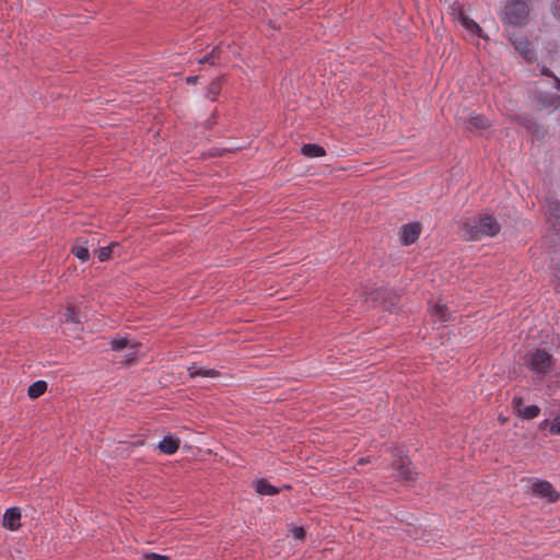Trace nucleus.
<instances>
[{
  "label": "nucleus",
  "instance_id": "1",
  "mask_svg": "<svg viewBox=\"0 0 560 560\" xmlns=\"http://www.w3.org/2000/svg\"><path fill=\"white\" fill-rule=\"evenodd\" d=\"M466 238L469 241L480 240L483 236H495L500 232V224L497 219L489 214H480L467 219L463 223Z\"/></svg>",
  "mask_w": 560,
  "mask_h": 560
},
{
  "label": "nucleus",
  "instance_id": "2",
  "mask_svg": "<svg viewBox=\"0 0 560 560\" xmlns=\"http://www.w3.org/2000/svg\"><path fill=\"white\" fill-rule=\"evenodd\" d=\"M530 11L529 4L524 0H508L502 11L504 24L518 26L525 23Z\"/></svg>",
  "mask_w": 560,
  "mask_h": 560
},
{
  "label": "nucleus",
  "instance_id": "3",
  "mask_svg": "<svg viewBox=\"0 0 560 560\" xmlns=\"http://www.w3.org/2000/svg\"><path fill=\"white\" fill-rule=\"evenodd\" d=\"M527 362L529 369L538 375L539 378L545 377L552 368L555 360L546 350L537 349L528 353Z\"/></svg>",
  "mask_w": 560,
  "mask_h": 560
},
{
  "label": "nucleus",
  "instance_id": "4",
  "mask_svg": "<svg viewBox=\"0 0 560 560\" xmlns=\"http://www.w3.org/2000/svg\"><path fill=\"white\" fill-rule=\"evenodd\" d=\"M515 50L522 56L526 62H534L537 59L536 50L533 43L521 32H512L508 35Z\"/></svg>",
  "mask_w": 560,
  "mask_h": 560
},
{
  "label": "nucleus",
  "instance_id": "5",
  "mask_svg": "<svg viewBox=\"0 0 560 560\" xmlns=\"http://www.w3.org/2000/svg\"><path fill=\"white\" fill-rule=\"evenodd\" d=\"M457 120L469 131L485 130L491 126L487 117L472 113L468 118L458 117Z\"/></svg>",
  "mask_w": 560,
  "mask_h": 560
},
{
  "label": "nucleus",
  "instance_id": "6",
  "mask_svg": "<svg viewBox=\"0 0 560 560\" xmlns=\"http://www.w3.org/2000/svg\"><path fill=\"white\" fill-rule=\"evenodd\" d=\"M393 468L397 471V476L405 482H411L416 479L413 466L408 457H399L394 460Z\"/></svg>",
  "mask_w": 560,
  "mask_h": 560
},
{
  "label": "nucleus",
  "instance_id": "7",
  "mask_svg": "<svg viewBox=\"0 0 560 560\" xmlns=\"http://www.w3.org/2000/svg\"><path fill=\"white\" fill-rule=\"evenodd\" d=\"M512 406L516 415L523 419L530 420L538 417L540 408L536 405L524 406L522 397H514Z\"/></svg>",
  "mask_w": 560,
  "mask_h": 560
},
{
  "label": "nucleus",
  "instance_id": "8",
  "mask_svg": "<svg viewBox=\"0 0 560 560\" xmlns=\"http://www.w3.org/2000/svg\"><path fill=\"white\" fill-rule=\"evenodd\" d=\"M532 491L535 495L545 498L549 502H556L559 499V493L553 489L552 485L545 480L534 482Z\"/></svg>",
  "mask_w": 560,
  "mask_h": 560
},
{
  "label": "nucleus",
  "instance_id": "9",
  "mask_svg": "<svg viewBox=\"0 0 560 560\" xmlns=\"http://www.w3.org/2000/svg\"><path fill=\"white\" fill-rule=\"evenodd\" d=\"M421 232L420 224L418 222L405 224L401 226V242L404 245H410L415 243Z\"/></svg>",
  "mask_w": 560,
  "mask_h": 560
},
{
  "label": "nucleus",
  "instance_id": "10",
  "mask_svg": "<svg viewBox=\"0 0 560 560\" xmlns=\"http://www.w3.org/2000/svg\"><path fill=\"white\" fill-rule=\"evenodd\" d=\"M21 511L19 508H10L4 512L2 525L3 527L15 530L20 527Z\"/></svg>",
  "mask_w": 560,
  "mask_h": 560
},
{
  "label": "nucleus",
  "instance_id": "11",
  "mask_svg": "<svg viewBox=\"0 0 560 560\" xmlns=\"http://www.w3.org/2000/svg\"><path fill=\"white\" fill-rule=\"evenodd\" d=\"M547 215L556 230H560V201L556 199L547 200Z\"/></svg>",
  "mask_w": 560,
  "mask_h": 560
},
{
  "label": "nucleus",
  "instance_id": "12",
  "mask_svg": "<svg viewBox=\"0 0 560 560\" xmlns=\"http://www.w3.org/2000/svg\"><path fill=\"white\" fill-rule=\"evenodd\" d=\"M536 100L542 108H557L560 105V96L549 92H539Z\"/></svg>",
  "mask_w": 560,
  "mask_h": 560
},
{
  "label": "nucleus",
  "instance_id": "13",
  "mask_svg": "<svg viewBox=\"0 0 560 560\" xmlns=\"http://www.w3.org/2000/svg\"><path fill=\"white\" fill-rule=\"evenodd\" d=\"M71 253L82 262L88 261L90 259L88 241L84 238H78L71 248Z\"/></svg>",
  "mask_w": 560,
  "mask_h": 560
},
{
  "label": "nucleus",
  "instance_id": "14",
  "mask_svg": "<svg viewBox=\"0 0 560 560\" xmlns=\"http://www.w3.org/2000/svg\"><path fill=\"white\" fill-rule=\"evenodd\" d=\"M255 490L261 495H275L280 492V489L270 485L266 479H259L255 482Z\"/></svg>",
  "mask_w": 560,
  "mask_h": 560
},
{
  "label": "nucleus",
  "instance_id": "15",
  "mask_svg": "<svg viewBox=\"0 0 560 560\" xmlns=\"http://www.w3.org/2000/svg\"><path fill=\"white\" fill-rule=\"evenodd\" d=\"M47 390V383L43 380H38L30 385L27 395L32 399H36L45 394Z\"/></svg>",
  "mask_w": 560,
  "mask_h": 560
},
{
  "label": "nucleus",
  "instance_id": "16",
  "mask_svg": "<svg viewBox=\"0 0 560 560\" xmlns=\"http://www.w3.org/2000/svg\"><path fill=\"white\" fill-rule=\"evenodd\" d=\"M301 153L307 158H319L325 155V149L315 143H307L301 148Z\"/></svg>",
  "mask_w": 560,
  "mask_h": 560
},
{
  "label": "nucleus",
  "instance_id": "17",
  "mask_svg": "<svg viewBox=\"0 0 560 560\" xmlns=\"http://www.w3.org/2000/svg\"><path fill=\"white\" fill-rule=\"evenodd\" d=\"M222 89V78H215L210 84L207 86L206 97L211 101H215L217 96L220 94Z\"/></svg>",
  "mask_w": 560,
  "mask_h": 560
},
{
  "label": "nucleus",
  "instance_id": "18",
  "mask_svg": "<svg viewBox=\"0 0 560 560\" xmlns=\"http://www.w3.org/2000/svg\"><path fill=\"white\" fill-rule=\"evenodd\" d=\"M188 373H189L190 377H195V376L215 377L219 375V372L217 370L196 368V366L188 368Z\"/></svg>",
  "mask_w": 560,
  "mask_h": 560
},
{
  "label": "nucleus",
  "instance_id": "19",
  "mask_svg": "<svg viewBox=\"0 0 560 560\" xmlns=\"http://www.w3.org/2000/svg\"><path fill=\"white\" fill-rule=\"evenodd\" d=\"M159 448L165 454L175 453V438L173 435H166L163 441L160 442Z\"/></svg>",
  "mask_w": 560,
  "mask_h": 560
},
{
  "label": "nucleus",
  "instance_id": "20",
  "mask_svg": "<svg viewBox=\"0 0 560 560\" xmlns=\"http://www.w3.org/2000/svg\"><path fill=\"white\" fill-rule=\"evenodd\" d=\"M117 246H118L117 243H112V244H109L107 246L98 248L95 252L98 260L103 262V261H106L107 259H109L114 248L117 247Z\"/></svg>",
  "mask_w": 560,
  "mask_h": 560
},
{
  "label": "nucleus",
  "instance_id": "21",
  "mask_svg": "<svg viewBox=\"0 0 560 560\" xmlns=\"http://www.w3.org/2000/svg\"><path fill=\"white\" fill-rule=\"evenodd\" d=\"M468 32L476 34L480 37H483L481 27L469 16L463 18V24H462Z\"/></svg>",
  "mask_w": 560,
  "mask_h": 560
},
{
  "label": "nucleus",
  "instance_id": "22",
  "mask_svg": "<svg viewBox=\"0 0 560 560\" xmlns=\"http://www.w3.org/2000/svg\"><path fill=\"white\" fill-rule=\"evenodd\" d=\"M65 323L80 324V317L75 312L74 307L69 305L61 318Z\"/></svg>",
  "mask_w": 560,
  "mask_h": 560
},
{
  "label": "nucleus",
  "instance_id": "23",
  "mask_svg": "<svg viewBox=\"0 0 560 560\" xmlns=\"http://www.w3.org/2000/svg\"><path fill=\"white\" fill-rule=\"evenodd\" d=\"M433 315H435L441 322H447L451 318L447 307L443 304L434 305Z\"/></svg>",
  "mask_w": 560,
  "mask_h": 560
},
{
  "label": "nucleus",
  "instance_id": "24",
  "mask_svg": "<svg viewBox=\"0 0 560 560\" xmlns=\"http://www.w3.org/2000/svg\"><path fill=\"white\" fill-rule=\"evenodd\" d=\"M110 347L114 351H120L129 347V340L125 337H114L110 340Z\"/></svg>",
  "mask_w": 560,
  "mask_h": 560
},
{
  "label": "nucleus",
  "instance_id": "25",
  "mask_svg": "<svg viewBox=\"0 0 560 560\" xmlns=\"http://www.w3.org/2000/svg\"><path fill=\"white\" fill-rule=\"evenodd\" d=\"M291 533H292V536L295 538V539H299V540H304L305 539V536H306V533H305V529L303 527H293L291 529Z\"/></svg>",
  "mask_w": 560,
  "mask_h": 560
},
{
  "label": "nucleus",
  "instance_id": "26",
  "mask_svg": "<svg viewBox=\"0 0 560 560\" xmlns=\"http://www.w3.org/2000/svg\"><path fill=\"white\" fill-rule=\"evenodd\" d=\"M552 283L555 290L560 293V268L555 269L552 273Z\"/></svg>",
  "mask_w": 560,
  "mask_h": 560
},
{
  "label": "nucleus",
  "instance_id": "27",
  "mask_svg": "<svg viewBox=\"0 0 560 560\" xmlns=\"http://www.w3.org/2000/svg\"><path fill=\"white\" fill-rule=\"evenodd\" d=\"M550 433L560 434V417H557L551 421Z\"/></svg>",
  "mask_w": 560,
  "mask_h": 560
},
{
  "label": "nucleus",
  "instance_id": "28",
  "mask_svg": "<svg viewBox=\"0 0 560 560\" xmlns=\"http://www.w3.org/2000/svg\"><path fill=\"white\" fill-rule=\"evenodd\" d=\"M145 559L147 560H167L168 557L151 552V553L145 555Z\"/></svg>",
  "mask_w": 560,
  "mask_h": 560
},
{
  "label": "nucleus",
  "instance_id": "29",
  "mask_svg": "<svg viewBox=\"0 0 560 560\" xmlns=\"http://www.w3.org/2000/svg\"><path fill=\"white\" fill-rule=\"evenodd\" d=\"M200 63H210V65H215L214 60H213V54H208L206 55L202 59L199 60Z\"/></svg>",
  "mask_w": 560,
  "mask_h": 560
},
{
  "label": "nucleus",
  "instance_id": "30",
  "mask_svg": "<svg viewBox=\"0 0 560 560\" xmlns=\"http://www.w3.org/2000/svg\"><path fill=\"white\" fill-rule=\"evenodd\" d=\"M553 14L560 20V0H556L553 3Z\"/></svg>",
  "mask_w": 560,
  "mask_h": 560
},
{
  "label": "nucleus",
  "instance_id": "31",
  "mask_svg": "<svg viewBox=\"0 0 560 560\" xmlns=\"http://www.w3.org/2000/svg\"><path fill=\"white\" fill-rule=\"evenodd\" d=\"M221 49L219 46H215L210 54H213V60L217 62V60L220 58Z\"/></svg>",
  "mask_w": 560,
  "mask_h": 560
},
{
  "label": "nucleus",
  "instance_id": "32",
  "mask_svg": "<svg viewBox=\"0 0 560 560\" xmlns=\"http://www.w3.org/2000/svg\"><path fill=\"white\" fill-rule=\"evenodd\" d=\"M540 72L542 75H546V77H550V78L555 77L553 72L550 69H548L547 67H542Z\"/></svg>",
  "mask_w": 560,
  "mask_h": 560
},
{
  "label": "nucleus",
  "instance_id": "33",
  "mask_svg": "<svg viewBox=\"0 0 560 560\" xmlns=\"http://www.w3.org/2000/svg\"><path fill=\"white\" fill-rule=\"evenodd\" d=\"M457 20L463 24V18H468L462 9H459L456 13Z\"/></svg>",
  "mask_w": 560,
  "mask_h": 560
},
{
  "label": "nucleus",
  "instance_id": "34",
  "mask_svg": "<svg viewBox=\"0 0 560 560\" xmlns=\"http://www.w3.org/2000/svg\"><path fill=\"white\" fill-rule=\"evenodd\" d=\"M199 77L198 75H191V77H187L186 78V82L188 84H195L197 81H198Z\"/></svg>",
  "mask_w": 560,
  "mask_h": 560
},
{
  "label": "nucleus",
  "instance_id": "35",
  "mask_svg": "<svg viewBox=\"0 0 560 560\" xmlns=\"http://www.w3.org/2000/svg\"><path fill=\"white\" fill-rule=\"evenodd\" d=\"M553 81H555V85H553V86H555L557 90H559V91H560V79H559L558 77H556V75H555V77H553Z\"/></svg>",
  "mask_w": 560,
  "mask_h": 560
},
{
  "label": "nucleus",
  "instance_id": "36",
  "mask_svg": "<svg viewBox=\"0 0 560 560\" xmlns=\"http://www.w3.org/2000/svg\"><path fill=\"white\" fill-rule=\"evenodd\" d=\"M136 347H137V345H136V343H133L130 348H131V349H135ZM136 353H137V351H136V350H133L130 354H132V355H133V354H136Z\"/></svg>",
  "mask_w": 560,
  "mask_h": 560
},
{
  "label": "nucleus",
  "instance_id": "37",
  "mask_svg": "<svg viewBox=\"0 0 560 560\" xmlns=\"http://www.w3.org/2000/svg\"><path fill=\"white\" fill-rule=\"evenodd\" d=\"M547 424H548V420H544V421L541 422V424H540V428H545V425H547Z\"/></svg>",
  "mask_w": 560,
  "mask_h": 560
},
{
  "label": "nucleus",
  "instance_id": "38",
  "mask_svg": "<svg viewBox=\"0 0 560 560\" xmlns=\"http://www.w3.org/2000/svg\"><path fill=\"white\" fill-rule=\"evenodd\" d=\"M365 462H366V459L361 458L359 463H360V464H363V463H365Z\"/></svg>",
  "mask_w": 560,
  "mask_h": 560
},
{
  "label": "nucleus",
  "instance_id": "39",
  "mask_svg": "<svg viewBox=\"0 0 560 560\" xmlns=\"http://www.w3.org/2000/svg\"><path fill=\"white\" fill-rule=\"evenodd\" d=\"M176 447H177V450L179 448V439H177Z\"/></svg>",
  "mask_w": 560,
  "mask_h": 560
},
{
  "label": "nucleus",
  "instance_id": "40",
  "mask_svg": "<svg viewBox=\"0 0 560 560\" xmlns=\"http://www.w3.org/2000/svg\"><path fill=\"white\" fill-rule=\"evenodd\" d=\"M283 488L284 489H290L291 487L289 485H285Z\"/></svg>",
  "mask_w": 560,
  "mask_h": 560
}]
</instances>
